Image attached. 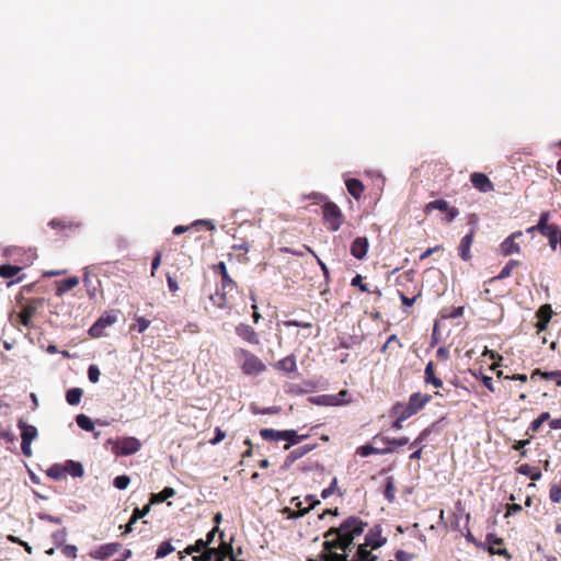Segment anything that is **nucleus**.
<instances>
[{"instance_id":"nucleus-53","label":"nucleus","mask_w":561,"mask_h":561,"mask_svg":"<svg viewBox=\"0 0 561 561\" xmlns=\"http://www.w3.org/2000/svg\"><path fill=\"white\" fill-rule=\"evenodd\" d=\"M70 290V277L65 278L60 285L56 288V295L62 296L65 293Z\"/></svg>"},{"instance_id":"nucleus-47","label":"nucleus","mask_w":561,"mask_h":561,"mask_svg":"<svg viewBox=\"0 0 561 561\" xmlns=\"http://www.w3.org/2000/svg\"><path fill=\"white\" fill-rule=\"evenodd\" d=\"M534 374H540L542 379L545 380H556V382L561 379V370H552L541 373L539 369L535 370Z\"/></svg>"},{"instance_id":"nucleus-5","label":"nucleus","mask_w":561,"mask_h":561,"mask_svg":"<svg viewBox=\"0 0 561 561\" xmlns=\"http://www.w3.org/2000/svg\"><path fill=\"white\" fill-rule=\"evenodd\" d=\"M323 217L329 224L331 231H337L342 225V211L339 206L333 202H328L323 205Z\"/></svg>"},{"instance_id":"nucleus-57","label":"nucleus","mask_w":561,"mask_h":561,"mask_svg":"<svg viewBox=\"0 0 561 561\" xmlns=\"http://www.w3.org/2000/svg\"><path fill=\"white\" fill-rule=\"evenodd\" d=\"M279 410H280L279 407H270V408H264V409L253 408V413L254 414H276L279 412Z\"/></svg>"},{"instance_id":"nucleus-19","label":"nucleus","mask_w":561,"mask_h":561,"mask_svg":"<svg viewBox=\"0 0 561 561\" xmlns=\"http://www.w3.org/2000/svg\"><path fill=\"white\" fill-rule=\"evenodd\" d=\"M215 270L218 271L221 275V287L222 290H232L236 286L233 279L229 276L227 272V266L225 262H219L215 265Z\"/></svg>"},{"instance_id":"nucleus-25","label":"nucleus","mask_w":561,"mask_h":561,"mask_svg":"<svg viewBox=\"0 0 561 561\" xmlns=\"http://www.w3.org/2000/svg\"><path fill=\"white\" fill-rule=\"evenodd\" d=\"M377 556L373 554L371 551L367 550L365 545H359L352 561H376Z\"/></svg>"},{"instance_id":"nucleus-60","label":"nucleus","mask_w":561,"mask_h":561,"mask_svg":"<svg viewBox=\"0 0 561 561\" xmlns=\"http://www.w3.org/2000/svg\"><path fill=\"white\" fill-rule=\"evenodd\" d=\"M215 554H218V548L211 547L202 553V559L203 561H213Z\"/></svg>"},{"instance_id":"nucleus-3","label":"nucleus","mask_w":561,"mask_h":561,"mask_svg":"<svg viewBox=\"0 0 561 561\" xmlns=\"http://www.w3.org/2000/svg\"><path fill=\"white\" fill-rule=\"evenodd\" d=\"M119 314L121 311L115 309L105 311L89 329V335L94 339L105 335V329L115 324L118 321Z\"/></svg>"},{"instance_id":"nucleus-59","label":"nucleus","mask_w":561,"mask_h":561,"mask_svg":"<svg viewBox=\"0 0 561 561\" xmlns=\"http://www.w3.org/2000/svg\"><path fill=\"white\" fill-rule=\"evenodd\" d=\"M83 473L84 470L81 462L72 460V478L82 477Z\"/></svg>"},{"instance_id":"nucleus-50","label":"nucleus","mask_w":561,"mask_h":561,"mask_svg":"<svg viewBox=\"0 0 561 561\" xmlns=\"http://www.w3.org/2000/svg\"><path fill=\"white\" fill-rule=\"evenodd\" d=\"M88 378L92 383H95L100 379V369L96 365H90L88 368Z\"/></svg>"},{"instance_id":"nucleus-11","label":"nucleus","mask_w":561,"mask_h":561,"mask_svg":"<svg viewBox=\"0 0 561 561\" xmlns=\"http://www.w3.org/2000/svg\"><path fill=\"white\" fill-rule=\"evenodd\" d=\"M369 242L366 237H356L351 244V254L357 260H364L367 255Z\"/></svg>"},{"instance_id":"nucleus-17","label":"nucleus","mask_w":561,"mask_h":561,"mask_svg":"<svg viewBox=\"0 0 561 561\" xmlns=\"http://www.w3.org/2000/svg\"><path fill=\"white\" fill-rule=\"evenodd\" d=\"M432 430L430 427L423 430L420 435L416 437V439L411 443L410 447L411 448H416L411 455H410V459L411 460H417L422 457V450H423V445L422 443L427 438V436L431 434Z\"/></svg>"},{"instance_id":"nucleus-13","label":"nucleus","mask_w":561,"mask_h":561,"mask_svg":"<svg viewBox=\"0 0 561 561\" xmlns=\"http://www.w3.org/2000/svg\"><path fill=\"white\" fill-rule=\"evenodd\" d=\"M46 473L56 481L66 479L67 474L70 473V460H66L62 465L54 463L47 469Z\"/></svg>"},{"instance_id":"nucleus-52","label":"nucleus","mask_w":561,"mask_h":561,"mask_svg":"<svg viewBox=\"0 0 561 561\" xmlns=\"http://www.w3.org/2000/svg\"><path fill=\"white\" fill-rule=\"evenodd\" d=\"M339 536V540H341V547H339V550H342L343 552H346L347 550H351V548L354 546V539L344 538L341 535Z\"/></svg>"},{"instance_id":"nucleus-15","label":"nucleus","mask_w":561,"mask_h":561,"mask_svg":"<svg viewBox=\"0 0 561 561\" xmlns=\"http://www.w3.org/2000/svg\"><path fill=\"white\" fill-rule=\"evenodd\" d=\"M236 333L239 337L251 344L256 345L260 343L256 332L249 324L240 323L236 328Z\"/></svg>"},{"instance_id":"nucleus-54","label":"nucleus","mask_w":561,"mask_h":561,"mask_svg":"<svg viewBox=\"0 0 561 561\" xmlns=\"http://www.w3.org/2000/svg\"><path fill=\"white\" fill-rule=\"evenodd\" d=\"M465 517H466V525H465V527H466V529H467V533L465 534V538H466V540H467L468 542H471V543H473V545H476V546H479V543H478L477 539H476V538H474V536L471 534V531L469 530V527H468V524H469V520H470V514H469V513H467Z\"/></svg>"},{"instance_id":"nucleus-27","label":"nucleus","mask_w":561,"mask_h":561,"mask_svg":"<svg viewBox=\"0 0 561 561\" xmlns=\"http://www.w3.org/2000/svg\"><path fill=\"white\" fill-rule=\"evenodd\" d=\"M43 305V299H31L27 300L25 304L21 305V311L25 313L26 316L33 318V316L36 313L37 309Z\"/></svg>"},{"instance_id":"nucleus-56","label":"nucleus","mask_w":561,"mask_h":561,"mask_svg":"<svg viewBox=\"0 0 561 561\" xmlns=\"http://www.w3.org/2000/svg\"><path fill=\"white\" fill-rule=\"evenodd\" d=\"M390 414H391V416L396 417V420L393 421L391 427L397 430V431L401 430L402 428V423L404 421H407L408 419H403L402 413H391L390 412Z\"/></svg>"},{"instance_id":"nucleus-44","label":"nucleus","mask_w":561,"mask_h":561,"mask_svg":"<svg viewBox=\"0 0 561 561\" xmlns=\"http://www.w3.org/2000/svg\"><path fill=\"white\" fill-rule=\"evenodd\" d=\"M130 483V478L126 474H121L114 478L113 485L118 490H125Z\"/></svg>"},{"instance_id":"nucleus-9","label":"nucleus","mask_w":561,"mask_h":561,"mask_svg":"<svg viewBox=\"0 0 561 561\" xmlns=\"http://www.w3.org/2000/svg\"><path fill=\"white\" fill-rule=\"evenodd\" d=\"M523 233L520 231L513 232L508 236L501 244L500 250L503 255H512L520 252V247L515 242L516 238H520Z\"/></svg>"},{"instance_id":"nucleus-58","label":"nucleus","mask_w":561,"mask_h":561,"mask_svg":"<svg viewBox=\"0 0 561 561\" xmlns=\"http://www.w3.org/2000/svg\"><path fill=\"white\" fill-rule=\"evenodd\" d=\"M162 253L157 251L151 262V276H154L156 270L160 266Z\"/></svg>"},{"instance_id":"nucleus-38","label":"nucleus","mask_w":561,"mask_h":561,"mask_svg":"<svg viewBox=\"0 0 561 561\" xmlns=\"http://www.w3.org/2000/svg\"><path fill=\"white\" fill-rule=\"evenodd\" d=\"M175 548L172 546L170 540L161 542L156 551V558L161 559L173 552Z\"/></svg>"},{"instance_id":"nucleus-64","label":"nucleus","mask_w":561,"mask_h":561,"mask_svg":"<svg viewBox=\"0 0 561 561\" xmlns=\"http://www.w3.org/2000/svg\"><path fill=\"white\" fill-rule=\"evenodd\" d=\"M331 561H352L348 559V554L346 552L339 553V552H331Z\"/></svg>"},{"instance_id":"nucleus-46","label":"nucleus","mask_w":561,"mask_h":561,"mask_svg":"<svg viewBox=\"0 0 561 561\" xmlns=\"http://www.w3.org/2000/svg\"><path fill=\"white\" fill-rule=\"evenodd\" d=\"M283 512H284V514L287 515L288 518L297 519V518H300V517L305 516L306 514H308L310 512V507L304 508L300 512H296L295 510H293L290 507H285Z\"/></svg>"},{"instance_id":"nucleus-63","label":"nucleus","mask_w":561,"mask_h":561,"mask_svg":"<svg viewBox=\"0 0 561 561\" xmlns=\"http://www.w3.org/2000/svg\"><path fill=\"white\" fill-rule=\"evenodd\" d=\"M226 437V433L224 431H221L219 427H216L215 430V436L213 439H210V444L211 445H217L218 443H220L221 440H224Z\"/></svg>"},{"instance_id":"nucleus-24","label":"nucleus","mask_w":561,"mask_h":561,"mask_svg":"<svg viewBox=\"0 0 561 561\" xmlns=\"http://www.w3.org/2000/svg\"><path fill=\"white\" fill-rule=\"evenodd\" d=\"M517 472L528 477L534 481H538L541 479V471L538 467H531L528 463H524L517 468Z\"/></svg>"},{"instance_id":"nucleus-34","label":"nucleus","mask_w":561,"mask_h":561,"mask_svg":"<svg viewBox=\"0 0 561 561\" xmlns=\"http://www.w3.org/2000/svg\"><path fill=\"white\" fill-rule=\"evenodd\" d=\"M298 433L295 430H284V440L287 442L284 446L285 450L290 449L294 445L299 443Z\"/></svg>"},{"instance_id":"nucleus-40","label":"nucleus","mask_w":561,"mask_h":561,"mask_svg":"<svg viewBox=\"0 0 561 561\" xmlns=\"http://www.w3.org/2000/svg\"><path fill=\"white\" fill-rule=\"evenodd\" d=\"M213 304L219 308H224L226 305V290L217 289L215 294L210 295Z\"/></svg>"},{"instance_id":"nucleus-22","label":"nucleus","mask_w":561,"mask_h":561,"mask_svg":"<svg viewBox=\"0 0 561 561\" xmlns=\"http://www.w3.org/2000/svg\"><path fill=\"white\" fill-rule=\"evenodd\" d=\"M201 225L206 226L209 230H215V228H216L214 222L209 219H197L191 226H182V225L175 226L173 228V234H175V236L182 234V233L186 232L190 228L197 227Z\"/></svg>"},{"instance_id":"nucleus-41","label":"nucleus","mask_w":561,"mask_h":561,"mask_svg":"<svg viewBox=\"0 0 561 561\" xmlns=\"http://www.w3.org/2000/svg\"><path fill=\"white\" fill-rule=\"evenodd\" d=\"M549 219H550V213L549 211H542L540 214V216H539V220H538L537 225L535 226L536 230L538 232L547 230L548 227L550 226L549 225Z\"/></svg>"},{"instance_id":"nucleus-51","label":"nucleus","mask_w":561,"mask_h":561,"mask_svg":"<svg viewBox=\"0 0 561 561\" xmlns=\"http://www.w3.org/2000/svg\"><path fill=\"white\" fill-rule=\"evenodd\" d=\"M341 540H339V536H335V538L331 539V540H325L323 542V549L324 550H328V551H332L333 549H339V547H341Z\"/></svg>"},{"instance_id":"nucleus-29","label":"nucleus","mask_w":561,"mask_h":561,"mask_svg":"<svg viewBox=\"0 0 561 561\" xmlns=\"http://www.w3.org/2000/svg\"><path fill=\"white\" fill-rule=\"evenodd\" d=\"M375 442L379 440L383 444H386L387 446L386 447H392L396 449V447H402V446H405L409 444V438L408 437H400V438H389V437H382V438H378L377 436L374 438Z\"/></svg>"},{"instance_id":"nucleus-28","label":"nucleus","mask_w":561,"mask_h":561,"mask_svg":"<svg viewBox=\"0 0 561 561\" xmlns=\"http://www.w3.org/2000/svg\"><path fill=\"white\" fill-rule=\"evenodd\" d=\"M277 368L286 373H293L296 370V358L294 355H288L285 358L277 362Z\"/></svg>"},{"instance_id":"nucleus-43","label":"nucleus","mask_w":561,"mask_h":561,"mask_svg":"<svg viewBox=\"0 0 561 561\" xmlns=\"http://www.w3.org/2000/svg\"><path fill=\"white\" fill-rule=\"evenodd\" d=\"M549 497L552 503L561 502V481L559 483H553L549 491Z\"/></svg>"},{"instance_id":"nucleus-20","label":"nucleus","mask_w":561,"mask_h":561,"mask_svg":"<svg viewBox=\"0 0 561 561\" xmlns=\"http://www.w3.org/2000/svg\"><path fill=\"white\" fill-rule=\"evenodd\" d=\"M424 382L426 385H433L435 388H443V380L435 376L433 362H428L425 366Z\"/></svg>"},{"instance_id":"nucleus-6","label":"nucleus","mask_w":561,"mask_h":561,"mask_svg":"<svg viewBox=\"0 0 561 561\" xmlns=\"http://www.w3.org/2000/svg\"><path fill=\"white\" fill-rule=\"evenodd\" d=\"M241 354L244 356L242 370L245 375H259L266 369L264 363L254 354L245 350H241Z\"/></svg>"},{"instance_id":"nucleus-37","label":"nucleus","mask_w":561,"mask_h":561,"mask_svg":"<svg viewBox=\"0 0 561 561\" xmlns=\"http://www.w3.org/2000/svg\"><path fill=\"white\" fill-rule=\"evenodd\" d=\"M21 271V267L12 264L0 265V276L3 278H11Z\"/></svg>"},{"instance_id":"nucleus-12","label":"nucleus","mask_w":561,"mask_h":561,"mask_svg":"<svg viewBox=\"0 0 561 561\" xmlns=\"http://www.w3.org/2000/svg\"><path fill=\"white\" fill-rule=\"evenodd\" d=\"M122 548L119 542H111L100 546L96 550L90 552V556L98 560H104L115 554Z\"/></svg>"},{"instance_id":"nucleus-14","label":"nucleus","mask_w":561,"mask_h":561,"mask_svg":"<svg viewBox=\"0 0 561 561\" xmlns=\"http://www.w3.org/2000/svg\"><path fill=\"white\" fill-rule=\"evenodd\" d=\"M308 400L312 404L322 407H337L344 404V401L340 400L339 396L333 394H321L317 397H310Z\"/></svg>"},{"instance_id":"nucleus-16","label":"nucleus","mask_w":561,"mask_h":561,"mask_svg":"<svg viewBox=\"0 0 561 561\" xmlns=\"http://www.w3.org/2000/svg\"><path fill=\"white\" fill-rule=\"evenodd\" d=\"M356 453L362 457H368L370 455L392 454V453H394V448H392V447L379 448V447L373 446L371 444H365V445L358 447Z\"/></svg>"},{"instance_id":"nucleus-18","label":"nucleus","mask_w":561,"mask_h":561,"mask_svg":"<svg viewBox=\"0 0 561 561\" xmlns=\"http://www.w3.org/2000/svg\"><path fill=\"white\" fill-rule=\"evenodd\" d=\"M18 427L21 431L22 442L32 443L38 435L37 428L27 424L22 419L18 422Z\"/></svg>"},{"instance_id":"nucleus-2","label":"nucleus","mask_w":561,"mask_h":561,"mask_svg":"<svg viewBox=\"0 0 561 561\" xmlns=\"http://www.w3.org/2000/svg\"><path fill=\"white\" fill-rule=\"evenodd\" d=\"M431 400V394L414 392L409 397L408 403H394L391 408V413H402L403 419H410L421 411Z\"/></svg>"},{"instance_id":"nucleus-31","label":"nucleus","mask_w":561,"mask_h":561,"mask_svg":"<svg viewBox=\"0 0 561 561\" xmlns=\"http://www.w3.org/2000/svg\"><path fill=\"white\" fill-rule=\"evenodd\" d=\"M518 265H519V262H518V261H516V260H510V261L505 264V266L501 270V272H500L496 276H494V277L491 279V282H493V280L504 279V278H506V277L511 276L512 270H513L514 267L518 266Z\"/></svg>"},{"instance_id":"nucleus-62","label":"nucleus","mask_w":561,"mask_h":561,"mask_svg":"<svg viewBox=\"0 0 561 561\" xmlns=\"http://www.w3.org/2000/svg\"><path fill=\"white\" fill-rule=\"evenodd\" d=\"M559 231H561V229L557 225H550L547 230L540 231L539 233L550 239L553 234L559 233Z\"/></svg>"},{"instance_id":"nucleus-7","label":"nucleus","mask_w":561,"mask_h":561,"mask_svg":"<svg viewBox=\"0 0 561 561\" xmlns=\"http://www.w3.org/2000/svg\"><path fill=\"white\" fill-rule=\"evenodd\" d=\"M382 528L380 525L373 526L365 536V546L371 549H378L387 542V538L381 536Z\"/></svg>"},{"instance_id":"nucleus-35","label":"nucleus","mask_w":561,"mask_h":561,"mask_svg":"<svg viewBox=\"0 0 561 561\" xmlns=\"http://www.w3.org/2000/svg\"><path fill=\"white\" fill-rule=\"evenodd\" d=\"M314 448H316V445H304V446H299V447L293 449L288 455L291 459H294V461H296V460L302 458L304 456H306L308 453H310Z\"/></svg>"},{"instance_id":"nucleus-61","label":"nucleus","mask_w":561,"mask_h":561,"mask_svg":"<svg viewBox=\"0 0 561 561\" xmlns=\"http://www.w3.org/2000/svg\"><path fill=\"white\" fill-rule=\"evenodd\" d=\"M522 510H523V507H522V505H520V504H516V503L508 504V505L506 506L505 517H508V516H511V515L517 514V513H519Z\"/></svg>"},{"instance_id":"nucleus-26","label":"nucleus","mask_w":561,"mask_h":561,"mask_svg":"<svg viewBox=\"0 0 561 561\" xmlns=\"http://www.w3.org/2000/svg\"><path fill=\"white\" fill-rule=\"evenodd\" d=\"M261 437L266 442L284 440V431L274 428H262L260 431Z\"/></svg>"},{"instance_id":"nucleus-8","label":"nucleus","mask_w":561,"mask_h":561,"mask_svg":"<svg viewBox=\"0 0 561 561\" xmlns=\"http://www.w3.org/2000/svg\"><path fill=\"white\" fill-rule=\"evenodd\" d=\"M473 237L474 227H472L470 231L461 238L460 243L458 245V255L465 262H468L471 259L470 249L473 242Z\"/></svg>"},{"instance_id":"nucleus-45","label":"nucleus","mask_w":561,"mask_h":561,"mask_svg":"<svg viewBox=\"0 0 561 561\" xmlns=\"http://www.w3.org/2000/svg\"><path fill=\"white\" fill-rule=\"evenodd\" d=\"M136 325H131L130 330L137 329L138 333H144L150 325V320L144 317H136Z\"/></svg>"},{"instance_id":"nucleus-32","label":"nucleus","mask_w":561,"mask_h":561,"mask_svg":"<svg viewBox=\"0 0 561 561\" xmlns=\"http://www.w3.org/2000/svg\"><path fill=\"white\" fill-rule=\"evenodd\" d=\"M209 547L207 546V542L204 541V539L199 538L195 541L193 545H188L184 552L187 554H194V553H201L205 552Z\"/></svg>"},{"instance_id":"nucleus-55","label":"nucleus","mask_w":561,"mask_h":561,"mask_svg":"<svg viewBox=\"0 0 561 561\" xmlns=\"http://www.w3.org/2000/svg\"><path fill=\"white\" fill-rule=\"evenodd\" d=\"M336 484H337V480H336V478H334L332 480L331 484L328 488L322 490L321 497L325 500L330 495H332L334 493L335 489H336Z\"/></svg>"},{"instance_id":"nucleus-36","label":"nucleus","mask_w":561,"mask_h":561,"mask_svg":"<svg viewBox=\"0 0 561 561\" xmlns=\"http://www.w3.org/2000/svg\"><path fill=\"white\" fill-rule=\"evenodd\" d=\"M396 486L394 479L392 477H388L385 484L383 495L388 500L389 503H393L396 500Z\"/></svg>"},{"instance_id":"nucleus-48","label":"nucleus","mask_w":561,"mask_h":561,"mask_svg":"<svg viewBox=\"0 0 561 561\" xmlns=\"http://www.w3.org/2000/svg\"><path fill=\"white\" fill-rule=\"evenodd\" d=\"M503 543V539L499 538L494 534H488L485 537V545L489 546V551L491 552V549H494V546H500Z\"/></svg>"},{"instance_id":"nucleus-21","label":"nucleus","mask_w":561,"mask_h":561,"mask_svg":"<svg viewBox=\"0 0 561 561\" xmlns=\"http://www.w3.org/2000/svg\"><path fill=\"white\" fill-rule=\"evenodd\" d=\"M345 185L353 198L358 201L362 197V194L364 192V185L359 180L353 178L346 179Z\"/></svg>"},{"instance_id":"nucleus-42","label":"nucleus","mask_w":561,"mask_h":561,"mask_svg":"<svg viewBox=\"0 0 561 561\" xmlns=\"http://www.w3.org/2000/svg\"><path fill=\"white\" fill-rule=\"evenodd\" d=\"M151 508V504L145 505L142 508L135 507L131 514V523H137L140 518L145 517Z\"/></svg>"},{"instance_id":"nucleus-1","label":"nucleus","mask_w":561,"mask_h":561,"mask_svg":"<svg viewBox=\"0 0 561 561\" xmlns=\"http://www.w3.org/2000/svg\"><path fill=\"white\" fill-rule=\"evenodd\" d=\"M367 526V523L357 516H348L344 519L339 527H331L324 534V538L333 535H341L344 538L355 539L362 535Z\"/></svg>"},{"instance_id":"nucleus-30","label":"nucleus","mask_w":561,"mask_h":561,"mask_svg":"<svg viewBox=\"0 0 561 561\" xmlns=\"http://www.w3.org/2000/svg\"><path fill=\"white\" fill-rule=\"evenodd\" d=\"M448 206H449V204L447 201H445L443 198H438V199L427 203L424 210L427 214L431 213L432 210L446 211L448 209Z\"/></svg>"},{"instance_id":"nucleus-23","label":"nucleus","mask_w":561,"mask_h":561,"mask_svg":"<svg viewBox=\"0 0 561 561\" xmlns=\"http://www.w3.org/2000/svg\"><path fill=\"white\" fill-rule=\"evenodd\" d=\"M175 495V490L171 486L163 488L162 491L158 493H151L150 495V504H159L167 501L170 497Z\"/></svg>"},{"instance_id":"nucleus-49","label":"nucleus","mask_w":561,"mask_h":561,"mask_svg":"<svg viewBox=\"0 0 561 561\" xmlns=\"http://www.w3.org/2000/svg\"><path fill=\"white\" fill-rule=\"evenodd\" d=\"M351 285L354 286V287H358L359 290L363 291V293L369 291V288L367 287L366 284L363 283V277L359 274L355 275L352 278Z\"/></svg>"},{"instance_id":"nucleus-10","label":"nucleus","mask_w":561,"mask_h":561,"mask_svg":"<svg viewBox=\"0 0 561 561\" xmlns=\"http://www.w3.org/2000/svg\"><path fill=\"white\" fill-rule=\"evenodd\" d=\"M470 181L472 185L481 193H488L494 190L493 183L484 173L473 172L470 175Z\"/></svg>"},{"instance_id":"nucleus-39","label":"nucleus","mask_w":561,"mask_h":561,"mask_svg":"<svg viewBox=\"0 0 561 561\" xmlns=\"http://www.w3.org/2000/svg\"><path fill=\"white\" fill-rule=\"evenodd\" d=\"M550 419V413L549 412H542L537 419L533 420L529 427H528V431H531V432H537L539 431V428L541 427V425L548 421Z\"/></svg>"},{"instance_id":"nucleus-33","label":"nucleus","mask_w":561,"mask_h":561,"mask_svg":"<svg viewBox=\"0 0 561 561\" xmlns=\"http://www.w3.org/2000/svg\"><path fill=\"white\" fill-rule=\"evenodd\" d=\"M76 422L78 426L87 432H92L94 430V422L92 419L85 414H78L76 416Z\"/></svg>"},{"instance_id":"nucleus-4","label":"nucleus","mask_w":561,"mask_h":561,"mask_svg":"<svg viewBox=\"0 0 561 561\" xmlns=\"http://www.w3.org/2000/svg\"><path fill=\"white\" fill-rule=\"evenodd\" d=\"M108 443L113 444V450L116 456L134 455L141 447L140 440L133 436L119 437L116 440L108 439Z\"/></svg>"}]
</instances>
